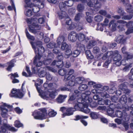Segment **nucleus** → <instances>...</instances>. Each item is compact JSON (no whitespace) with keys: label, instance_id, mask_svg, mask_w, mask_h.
Instances as JSON below:
<instances>
[{"label":"nucleus","instance_id":"14","mask_svg":"<svg viewBox=\"0 0 133 133\" xmlns=\"http://www.w3.org/2000/svg\"><path fill=\"white\" fill-rule=\"evenodd\" d=\"M77 38L79 41H84L85 43H87L89 40V39L88 37H86V36L82 33L77 34Z\"/></svg>","mask_w":133,"mask_h":133},{"label":"nucleus","instance_id":"54","mask_svg":"<svg viewBox=\"0 0 133 133\" xmlns=\"http://www.w3.org/2000/svg\"><path fill=\"white\" fill-rule=\"evenodd\" d=\"M66 6H71L73 4V2L72 0H68L65 2Z\"/></svg>","mask_w":133,"mask_h":133},{"label":"nucleus","instance_id":"2","mask_svg":"<svg viewBox=\"0 0 133 133\" xmlns=\"http://www.w3.org/2000/svg\"><path fill=\"white\" fill-rule=\"evenodd\" d=\"M80 100H81V102L79 101V99H78V103H76L74 106V109L76 110L81 111L86 114L88 113L90 111V110L88 108V104L87 102L83 103L84 102L83 101L81 98H80Z\"/></svg>","mask_w":133,"mask_h":133},{"label":"nucleus","instance_id":"40","mask_svg":"<svg viewBox=\"0 0 133 133\" xmlns=\"http://www.w3.org/2000/svg\"><path fill=\"white\" fill-rule=\"evenodd\" d=\"M59 74L61 76H64L68 72L65 69H63L59 70L58 71Z\"/></svg>","mask_w":133,"mask_h":133},{"label":"nucleus","instance_id":"38","mask_svg":"<svg viewBox=\"0 0 133 133\" xmlns=\"http://www.w3.org/2000/svg\"><path fill=\"white\" fill-rule=\"evenodd\" d=\"M90 115L92 119H97L99 116L98 114L97 113L94 112H91Z\"/></svg>","mask_w":133,"mask_h":133},{"label":"nucleus","instance_id":"35","mask_svg":"<svg viewBox=\"0 0 133 133\" xmlns=\"http://www.w3.org/2000/svg\"><path fill=\"white\" fill-rule=\"evenodd\" d=\"M85 80L84 78L83 77H79L76 78L75 79V82L77 84H80L82 83Z\"/></svg>","mask_w":133,"mask_h":133},{"label":"nucleus","instance_id":"27","mask_svg":"<svg viewBox=\"0 0 133 133\" xmlns=\"http://www.w3.org/2000/svg\"><path fill=\"white\" fill-rule=\"evenodd\" d=\"M3 122H5V123H4V126L6 128V129H9L10 130L12 131H16V130L14 127H11L9 125L6 123L7 122V120L6 119H4Z\"/></svg>","mask_w":133,"mask_h":133},{"label":"nucleus","instance_id":"33","mask_svg":"<svg viewBox=\"0 0 133 133\" xmlns=\"http://www.w3.org/2000/svg\"><path fill=\"white\" fill-rule=\"evenodd\" d=\"M75 78L72 79L70 78L69 80H66L68 81H69L68 82V85L70 87H73L76 85V84L75 81Z\"/></svg>","mask_w":133,"mask_h":133},{"label":"nucleus","instance_id":"21","mask_svg":"<svg viewBox=\"0 0 133 133\" xmlns=\"http://www.w3.org/2000/svg\"><path fill=\"white\" fill-rule=\"evenodd\" d=\"M43 56L42 62L43 64L44 65L49 64L52 61L51 59V58H47L46 56H45L44 57V56Z\"/></svg>","mask_w":133,"mask_h":133},{"label":"nucleus","instance_id":"20","mask_svg":"<svg viewBox=\"0 0 133 133\" xmlns=\"http://www.w3.org/2000/svg\"><path fill=\"white\" fill-rule=\"evenodd\" d=\"M124 58L128 61L131 60V62L130 63L132 64L133 63V55L129 52L127 53L124 55Z\"/></svg>","mask_w":133,"mask_h":133},{"label":"nucleus","instance_id":"62","mask_svg":"<svg viewBox=\"0 0 133 133\" xmlns=\"http://www.w3.org/2000/svg\"><path fill=\"white\" fill-rule=\"evenodd\" d=\"M115 50L113 51H110L107 52L106 53L107 55V56L108 57L112 56H114V55H115Z\"/></svg>","mask_w":133,"mask_h":133},{"label":"nucleus","instance_id":"32","mask_svg":"<svg viewBox=\"0 0 133 133\" xmlns=\"http://www.w3.org/2000/svg\"><path fill=\"white\" fill-rule=\"evenodd\" d=\"M57 57L58 59L57 62L58 63L59 62L61 63H60V64L59 65H57V66L59 67H62L63 65V62L62 61L63 58L62 55H58Z\"/></svg>","mask_w":133,"mask_h":133},{"label":"nucleus","instance_id":"63","mask_svg":"<svg viewBox=\"0 0 133 133\" xmlns=\"http://www.w3.org/2000/svg\"><path fill=\"white\" fill-rule=\"evenodd\" d=\"M99 48L97 46L94 47L93 48V52L94 54H97L99 52Z\"/></svg>","mask_w":133,"mask_h":133},{"label":"nucleus","instance_id":"47","mask_svg":"<svg viewBox=\"0 0 133 133\" xmlns=\"http://www.w3.org/2000/svg\"><path fill=\"white\" fill-rule=\"evenodd\" d=\"M88 118V116H83V115H77L75 116V118L74 120L75 121L78 120L82 118Z\"/></svg>","mask_w":133,"mask_h":133},{"label":"nucleus","instance_id":"3","mask_svg":"<svg viewBox=\"0 0 133 133\" xmlns=\"http://www.w3.org/2000/svg\"><path fill=\"white\" fill-rule=\"evenodd\" d=\"M117 23L120 24L117 27L121 31H123L124 30L122 24H126V26L128 28L125 32L126 35H128L133 32V22L130 21L127 23L124 21L119 20L117 21Z\"/></svg>","mask_w":133,"mask_h":133},{"label":"nucleus","instance_id":"43","mask_svg":"<svg viewBox=\"0 0 133 133\" xmlns=\"http://www.w3.org/2000/svg\"><path fill=\"white\" fill-rule=\"evenodd\" d=\"M71 93L69 94V98L68 100V102L69 103H71V102L74 100L76 98V96L74 94H72L71 95Z\"/></svg>","mask_w":133,"mask_h":133},{"label":"nucleus","instance_id":"41","mask_svg":"<svg viewBox=\"0 0 133 133\" xmlns=\"http://www.w3.org/2000/svg\"><path fill=\"white\" fill-rule=\"evenodd\" d=\"M88 86L87 84H82L81 85L78 87L79 90L81 91H83L87 89Z\"/></svg>","mask_w":133,"mask_h":133},{"label":"nucleus","instance_id":"39","mask_svg":"<svg viewBox=\"0 0 133 133\" xmlns=\"http://www.w3.org/2000/svg\"><path fill=\"white\" fill-rule=\"evenodd\" d=\"M104 104L106 105H109L110 108H114L115 107V105L113 103L111 104V101L108 99L104 100Z\"/></svg>","mask_w":133,"mask_h":133},{"label":"nucleus","instance_id":"17","mask_svg":"<svg viewBox=\"0 0 133 133\" xmlns=\"http://www.w3.org/2000/svg\"><path fill=\"white\" fill-rule=\"evenodd\" d=\"M122 3L124 4H126V11L128 12H132V6L130 4H129V0H121Z\"/></svg>","mask_w":133,"mask_h":133},{"label":"nucleus","instance_id":"59","mask_svg":"<svg viewBox=\"0 0 133 133\" xmlns=\"http://www.w3.org/2000/svg\"><path fill=\"white\" fill-rule=\"evenodd\" d=\"M46 46L49 48H52L55 47V44L54 42H52L47 44Z\"/></svg>","mask_w":133,"mask_h":133},{"label":"nucleus","instance_id":"64","mask_svg":"<svg viewBox=\"0 0 133 133\" xmlns=\"http://www.w3.org/2000/svg\"><path fill=\"white\" fill-rule=\"evenodd\" d=\"M45 18V17L43 16L42 18H41L38 19L36 18V19L37 20H38V22L39 23L41 24H42L44 22Z\"/></svg>","mask_w":133,"mask_h":133},{"label":"nucleus","instance_id":"15","mask_svg":"<svg viewBox=\"0 0 133 133\" xmlns=\"http://www.w3.org/2000/svg\"><path fill=\"white\" fill-rule=\"evenodd\" d=\"M68 73L64 76V79L69 80L70 78L72 79L75 78V76L72 74L74 72V70L73 69H69L67 71Z\"/></svg>","mask_w":133,"mask_h":133},{"label":"nucleus","instance_id":"12","mask_svg":"<svg viewBox=\"0 0 133 133\" xmlns=\"http://www.w3.org/2000/svg\"><path fill=\"white\" fill-rule=\"evenodd\" d=\"M88 5L90 7H92L97 9L101 7V4L98 0H93L92 2L90 1L87 3Z\"/></svg>","mask_w":133,"mask_h":133},{"label":"nucleus","instance_id":"50","mask_svg":"<svg viewBox=\"0 0 133 133\" xmlns=\"http://www.w3.org/2000/svg\"><path fill=\"white\" fill-rule=\"evenodd\" d=\"M117 12L118 13L120 14L121 16H124L125 14V13L124 12L123 10L121 7L118 8Z\"/></svg>","mask_w":133,"mask_h":133},{"label":"nucleus","instance_id":"8","mask_svg":"<svg viewBox=\"0 0 133 133\" xmlns=\"http://www.w3.org/2000/svg\"><path fill=\"white\" fill-rule=\"evenodd\" d=\"M12 106L7 104L6 103H4L3 105L0 108L2 111L1 115L2 116L5 118H6L8 117V110L6 107L8 108H12Z\"/></svg>","mask_w":133,"mask_h":133},{"label":"nucleus","instance_id":"46","mask_svg":"<svg viewBox=\"0 0 133 133\" xmlns=\"http://www.w3.org/2000/svg\"><path fill=\"white\" fill-rule=\"evenodd\" d=\"M49 112L48 113L49 116L50 117H52L55 116L57 114L56 112L51 109H50L49 110Z\"/></svg>","mask_w":133,"mask_h":133},{"label":"nucleus","instance_id":"25","mask_svg":"<svg viewBox=\"0 0 133 133\" xmlns=\"http://www.w3.org/2000/svg\"><path fill=\"white\" fill-rule=\"evenodd\" d=\"M128 83L127 82L121 84L118 87L119 89L123 91H126L127 89V85Z\"/></svg>","mask_w":133,"mask_h":133},{"label":"nucleus","instance_id":"55","mask_svg":"<svg viewBox=\"0 0 133 133\" xmlns=\"http://www.w3.org/2000/svg\"><path fill=\"white\" fill-rule=\"evenodd\" d=\"M110 109L108 110L107 111V113L108 115L111 117H114V115H113V114L114 113V110L112 109L113 108H110Z\"/></svg>","mask_w":133,"mask_h":133},{"label":"nucleus","instance_id":"19","mask_svg":"<svg viewBox=\"0 0 133 133\" xmlns=\"http://www.w3.org/2000/svg\"><path fill=\"white\" fill-rule=\"evenodd\" d=\"M75 111V110L74 108H69L66 109V112L63 114L62 117L63 118L66 116H69L72 115L73 114V112Z\"/></svg>","mask_w":133,"mask_h":133},{"label":"nucleus","instance_id":"48","mask_svg":"<svg viewBox=\"0 0 133 133\" xmlns=\"http://www.w3.org/2000/svg\"><path fill=\"white\" fill-rule=\"evenodd\" d=\"M8 9L9 11H11L14 9L15 12H16V9L14 3L12 1L11 3V6H9L8 7Z\"/></svg>","mask_w":133,"mask_h":133},{"label":"nucleus","instance_id":"61","mask_svg":"<svg viewBox=\"0 0 133 133\" xmlns=\"http://www.w3.org/2000/svg\"><path fill=\"white\" fill-rule=\"evenodd\" d=\"M15 126L16 127L19 128L22 127L23 125L18 121H16L15 122Z\"/></svg>","mask_w":133,"mask_h":133},{"label":"nucleus","instance_id":"4","mask_svg":"<svg viewBox=\"0 0 133 133\" xmlns=\"http://www.w3.org/2000/svg\"><path fill=\"white\" fill-rule=\"evenodd\" d=\"M30 43L35 53L38 54V56H41V54L43 53L45 51L44 48L42 45V42L41 41H37L36 42H31Z\"/></svg>","mask_w":133,"mask_h":133},{"label":"nucleus","instance_id":"16","mask_svg":"<svg viewBox=\"0 0 133 133\" xmlns=\"http://www.w3.org/2000/svg\"><path fill=\"white\" fill-rule=\"evenodd\" d=\"M68 38L69 40L74 42L77 39V34L74 31H71L68 34Z\"/></svg>","mask_w":133,"mask_h":133},{"label":"nucleus","instance_id":"60","mask_svg":"<svg viewBox=\"0 0 133 133\" xmlns=\"http://www.w3.org/2000/svg\"><path fill=\"white\" fill-rule=\"evenodd\" d=\"M131 63H130L129 64L125 66L123 69V70L124 72L127 71L129 70V68L132 67Z\"/></svg>","mask_w":133,"mask_h":133},{"label":"nucleus","instance_id":"31","mask_svg":"<svg viewBox=\"0 0 133 133\" xmlns=\"http://www.w3.org/2000/svg\"><path fill=\"white\" fill-rule=\"evenodd\" d=\"M96 44V42L94 40H91L89 41L87 46V48L90 49L93 46L95 45Z\"/></svg>","mask_w":133,"mask_h":133},{"label":"nucleus","instance_id":"13","mask_svg":"<svg viewBox=\"0 0 133 133\" xmlns=\"http://www.w3.org/2000/svg\"><path fill=\"white\" fill-rule=\"evenodd\" d=\"M115 41L117 43L121 44H124L126 43V38L123 35H119L115 38Z\"/></svg>","mask_w":133,"mask_h":133},{"label":"nucleus","instance_id":"49","mask_svg":"<svg viewBox=\"0 0 133 133\" xmlns=\"http://www.w3.org/2000/svg\"><path fill=\"white\" fill-rule=\"evenodd\" d=\"M27 72H25V77H30L32 75V73L30 71L29 68L28 66H26L25 68Z\"/></svg>","mask_w":133,"mask_h":133},{"label":"nucleus","instance_id":"51","mask_svg":"<svg viewBox=\"0 0 133 133\" xmlns=\"http://www.w3.org/2000/svg\"><path fill=\"white\" fill-rule=\"evenodd\" d=\"M100 94L101 96L104 98H108L109 97V95L105 91H101Z\"/></svg>","mask_w":133,"mask_h":133},{"label":"nucleus","instance_id":"53","mask_svg":"<svg viewBox=\"0 0 133 133\" xmlns=\"http://www.w3.org/2000/svg\"><path fill=\"white\" fill-rule=\"evenodd\" d=\"M80 53V51L79 50H75L71 55L74 57H76L79 55Z\"/></svg>","mask_w":133,"mask_h":133},{"label":"nucleus","instance_id":"26","mask_svg":"<svg viewBox=\"0 0 133 133\" xmlns=\"http://www.w3.org/2000/svg\"><path fill=\"white\" fill-rule=\"evenodd\" d=\"M58 16L59 18L61 19H62L64 17L68 18L69 16L67 15L65 11H61L58 13Z\"/></svg>","mask_w":133,"mask_h":133},{"label":"nucleus","instance_id":"37","mask_svg":"<svg viewBox=\"0 0 133 133\" xmlns=\"http://www.w3.org/2000/svg\"><path fill=\"white\" fill-rule=\"evenodd\" d=\"M65 50H66V51L64 57L66 58H68L71 55L72 52L71 50L69 48Z\"/></svg>","mask_w":133,"mask_h":133},{"label":"nucleus","instance_id":"30","mask_svg":"<svg viewBox=\"0 0 133 133\" xmlns=\"http://www.w3.org/2000/svg\"><path fill=\"white\" fill-rule=\"evenodd\" d=\"M37 81L38 82V83H35V85L36 86V88L37 90L38 91L39 94L41 93H40V91L41 90L38 87V86H40L41 84L43 83V81L42 80H41L40 79H37Z\"/></svg>","mask_w":133,"mask_h":133},{"label":"nucleus","instance_id":"6","mask_svg":"<svg viewBox=\"0 0 133 133\" xmlns=\"http://www.w3.org/2000/svg\"><path fill=\"white\" fill-rule=\"evenodd\" d=\"M48 91L50 92L49 94H46L45 93H42L39 94V95L42 98L48 100L49 97L52 99L55 98V96L57 95L55 90L50 91L49 90Z\"/></svg>","mask_w":133,"mask_h":133},{"label":"nucleus","instance_id":"1","mask_svg":"<svg viewBox=\"0 0 133 133\" xmlns=\"http://www.w3.org/2000/svg\"><path fill=\"white\" fill-rule=\"evenodd\" d=\"M43 56L36 55L35 57L33 63V65L32 66L33 72L35 74H37L39 70L43 69L42 67H40L43 64L42 60H43Z\"/></svg>","mask_w":133,"mask_h":133},{"label":"nucleus","instance_id":"36","mask_svg":"<svg viewBox=\"0 0 133 133\" xmlns=\"http://www.w3.org/2000/svg\"><path fill=\"white\" fill-rule=\"evenodd\" d=\"M59 7L61 11H65L66 9V6L65 2H61L59 4Z\"/></svg>","mask_w":133,"mask_h":133},{"label":"nucleus","instance_id":"11","mask_svg":"<svg viewBox=\"0 0 133 133\" xmlns=\"http://www.w3.org/2000/svg\"><path fill=\"white\" fill-rule=\"evenodd\" d=\"M32 115L35 119H45V113L43 112H38L37 110H35L33 112Z\"/></svg>","mask_w":133,"mask_h":133},{"label":"nucleus","instance_id":"28","mask_svg":"<svg viewBox=\"0 0 133 133\" xmlns=\"http://www.w3.org/2000/svg\"><path fill=\"white\" fill-rule=\"evenodd\" d=\"M119 101L122 104H125L127 102V98L126 96L125 95H122L119 99Z\"/></svg>","mask_w":133,"mask_h":133},{"label":"nucleus","instance_id":"42","mask_svg":"<svg viewBox=\"0 0 133 133\" xmlns=\"http://www.w3.org/2000/svg\"><path fill=\"white\" fill-rule=\"evenodd\" d=\"M86 54L88 58L92 59L93 56L90 50H88L86 51Z\"/></svg>","mask_w":133,"mask_h":133},{"label":"nucleus","instance_id":"52","mask_svg":"<svg viewBox=\"0 0 133 133\" xmlns=\"http://www.w3.org/2000/svg\"><path fill=\"white\" fill-rule=\"evenodd\" d=\"M103 18L100 15H97L95 17V20L96 22H99L103 20Z\"/></svg>","mask_w":133,"mask_h":133},{"label":"nucleus","instance_id":"57","mask_svg":"<svg viewBox=\"0 0 133 133\" xmlns=\"http://www.w3.org/2000/svg\"><path fill=\"white\" fill-rule=\"evenodd\" d=\"M133 15H129L126 16H124L122 18L124 20H130L131 19Z\"/></svg>","mask_w":133,"mask_h":133},{"label":"nucleus","instance_id":"7","mask_svg":"<svg viewBox=\"0 0 133 133\" xmlns=\"http://www.w3.org/2000/svg\"><path fill=\"white\" fill-rule=\"evenodd\" d=\"M48 70L50 71H52L53 72H56V70L53 68L50 67L49 66H46L45 68H43V69L42 70H40L38 71V75L41 77H44L47 73L46 72V71Z\"/></svg>","mask_w":133,"mask_h":133},{"label":"nucleus","instance_id":"44","mask_svg":"<svg viewBox=\"0 0 133 133\" xmlns=\"http://www.w3.org/2000/svg\"><path fill=\"white\" fill-rule=\"evenodd\" d=\"M78 48H79L81 51H84L85 50V45L81 43L78 44Z\"/></svg>","mask_w":133,"mask_h":133},{"label":"nucleus","instance_id":"45","mask_svg":"<svg viewBox=\"0 0 133 133\" xmlns=\"http://www.w3.org/2000/svg\"><path fill=\"white\" fill-rule=\"evenodd\" d=\"M84 5L82 4H79L78 5L77 7V10L79 12H81L83 11L84 9Z\"/></svg>","mask_w":133,"mask_h":133},{"label":"nucleus","instance_id":"18","mask_svg":"<svg viewBox=\"0 0 133 133\" xmlns=\"http://www.w3.org/2000/svg\"><path fill=\"white\" fill-rule=\"evenodd\" d=\"M87 94H81V96H82V100L83 101L85 102H87L88 105L91 102L92 99L91 98H88L86 96V95H90L91 94V92L89 91L87 92Z\"/></svg>","mask_w":133,"mask_h":133},{"label":"nucleus","instance_id":"9","mask_svg":"<svg viewBox=\"0 0 133 133\" xmlns=\"http://www.w3.org/2000/svg\"><path fill=\"white\" fill-rule=\"evenodd\" d=\"M116 116L119 118H122V120L124 122L127 121L129 120V116L127 114V113L120 111H117L115 112Z\"/></svg>","mask_w":133,"mask_h":133},{"label":"nucleus","instance_id":"5","mask_svg":"<svg viewBox=\"0 0 133 133\" xmlns=\"http://www.w3.org/2000/svg\"><path fill=\"white\" fill-rule=\"evenodd\" d=\"M24 82L22 84L21 88V90L13 88L11 91L10 95L11 97H15L19 98H21L24 96L23 94V86L24 85Z\"/></svg>","mask_w":133,"mask_h":133},{"label":"nucleus","instance_id":"23","mask_svg":"<svg viewBox=\"0 0 133 133\" xmlns=\"http://www.w3.org/2000/svg\"><path fill=\"white\" fill-rule=\"evenodd\" d=\"M117 24V23H115V20H112L109 23V27H110L111 25H112V30L113 31H115L116 30Z\"/></svg>","mask_w":133,"mask_h":133},{"label":"nucleus","instance_id":"24","mask_svg":"<svg viewBox=\"0 0 133 133\" xmlns=\"http://www.w3.org/2000/svg\"><path fill=\"white\" fill-rule=\"evenodd\" d=\"M15 62V60L14 59L12 60L10 62L7 63V64L8 65V66L6 68V69L8 71H11V68L14 66V62Z\"/></svg>","mask_w":133,"mask_h":133},{"label":"nucleus","instance_id":"56","mask_svg":"<svg viewBox=\"0 0 133 133\" xmlns=\"http://www.w3.org/2000/svg\"><path fill=\"white\" fill-rule=\"evenodd\" d=\"M69 48L68 45L65 42L63 43L61 46V49L63 50H64Z\"/></svg>","mask_w":133,"mask_h":133},{"label":"nucleus","instance_id":"10","mask_svg":"<svg viewBox=\"0 0 133 133\" xmlns=\"http://www.w3.org/2000/svg\"><path fill=\"white\" fill-rule=\"evenodd\" d=\"M119 52L117 50H115V55L113 58L114 63L117 66H119L121 65V60L122 58V57L119 54Z\"/></svg>","mask_w":133,"mask_h":133},{"label":"nucleus","instance_id":"58","mask_svg":"<svg viewBox=\"0 0 133 133\" xmlns=\"http://www.w3.org/2000/svg\"><path fill=\"white\" fill-rule=\"evenodd\" d=\"M30 0H25V7L27 6L31 8L33 5V4L30 2Z\"/></svg>","mask_w":133,"mask_h":133},{"label":"nucleus","instance_id":"29","mask_svg":"<svg viewBox=\"0 0 133 133\" xmlns=\"http://www.w3.org/2000/svg\"><path fill=\"white\" fill-rule=\"evenodd\" d=\"M116 92L117 93H118L119 95L121 94L120 90H117L116 88L114 86L110 89L109 90L108 92L110 94H113Z\"/></svg>","mask_w":133,"mask_h":133},{"label":"nucleus","instance_id":"22","mask_svg":"<svg viewBox=\"0 0 133 133\" xmlns=\"http://www.w3.org/2000/svg\"><path fill=\"white\" fill-rule=\"evenodd\" d=\"M67 96L62 95H59L57 98V101L59 103H61L64 101L66 97Z\"/></svg>","mask_w":133,"mask_h":133},{"label":"nucleus","instance_id":"34","mask_svg":"<svg viewBox=\"0 0 133 133\" xmlns=\"http://www.w3.org/2000/svg\"><path fill=\"white\" fill-rule=\"evenodd\" d=\"M64 41V36H62L59 37L57 41V44L59 46L61 44L63 43Z\"/></svg>","mask_w":133,"mask_h":133}]
</instances>
